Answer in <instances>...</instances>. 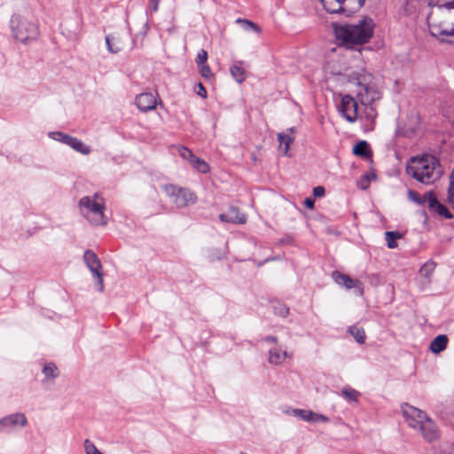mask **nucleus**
<instances>
[{
  "instance_id": "nucleus-1",
  "label": "nucleus",
  "mask_w": 454,
  "mask_h": 454,
  "mask_svg": "<svg viewBox=\"0 0 454 454\" xmlns=\"http://www.w3.org/2000/svg\"><path fill=\"white\" fill-rule=\"evenodd\" d=\"M374 27L375 23L370 17H364L354 24H333L336 39L350 49L367 43L373 35Z\"/></svg>"
},
{
  "instance_id": "nucleus-2",
  "label": "nucleus",
  "mask_w": 454,
  "mask_h": 454,
  "mask_svg": "<svg viewBox=\"0 0 454 454\" xmlns=\"http://www.w3.org/2000/svg\"><path fill=\"white\" fill-rule=\"evenodd\" d=\"M403 415L409 427L418 430L427 441L432 442L438 437L434 422L425 411L405 403Z\"/></svg>"
},
{
  "instance_id": "nucleus-3",
  "label": "nucleus",
  "mask_w": 454,
  "mask_h": 454,
  "mask_svg": "<svg viewBox=\"0 0 454 454\" xmlns=\"http://www.w3.org/2000/svg\"><path fill=\"white\" fill-rule=\"evenodd\" d=\"M437 160L432 155L412 158L407 166V173L421 184H429L440 177Z\"/></svg>"
},
{
  "instance_id": "nucleus-4",
  "label": "nucleus",
  "mask_w": 454,
  "mask_h": 454,
  "mask_svg": "<svg viewBox=\"0 0 454 454\" xmlns=\"http://www.w3.org/2000/svg\"><path fill=\"white\" fill-rule=\"evenodd\" d=\"M80 214L92 225L105 226L107 218L105 215L104 199L96 192L92 196H83L78 202Z\"/></svg>"
},
{
  "instance_id": "nucleus-5",
  "label": "nucleus",
  "mask_w": 454,
  "mask_h": 454,
  "mask_svg": "<svg viewBox=\"0 0 454 454\" xmlns=\"http://www.w3.org/2000/svg\"><path fill=\"white\" fill-rule=\"evenodd\" d=\"M10 27L13 37L24 44L35 41L39 36L38 26L20 15L11 18Z\"/></svg>"
},
{
  "instance_id": "nucleus-6",
  "label": "nucleus",
  "mask_w": 454,
  "mask_h": 454,
  "mask_svg": "<svg viewBox=\"0 0 454 454\" xmlns=\"http://www.w3.org/2000/svg\"><path fill=\"white\" fill-rule=\"evenodd\" d=\"M371 78L372 75L366 73L361 74L356 78V85L359 88L356 97L364 106L372 105L380 98V92L370 85Z\"/></svg>"
},
{
  "instance_id": "nucleus-7",
  "label": "nucleus",
  "mask_w": 454,
  "mask_h": 454,
  "mask_svg": "<svg viewBox=\"0 0 454 454\" xmlns=\"http://www.w3.org/2000/svg\"><path fill=\"white\" fill-rule=\"evenodd\" d=\"M164 191L168 196L174 198L173 201L178 207H184L197 201L194 192L186 188L166 184L164 185Z\"/></svg>"
},
{
  "instance_id": "nucleus-8",
  "label": "nucleus",
  "mask_w": 454,
  "mask_h": 454,
  "mask_svg": "<svg viewBox=\"0 0 454 454\" xmlns=\"http://www.w3.org/2000/svg\"><path fill=\"white\" fill-rule=\"evenodd\" d=\"M83 262L89 268L92 277L96 278V286L99 292L104 290L103 269L100 260L92 250H86L83 254Z\"/></svg>"
},
{
  "instance_id": "nucleus-9",
  "label": "nucleus",
  "mask_w": 454,
  "mask_h": 454,
  "mask_svg": "<svg viewBox=\"0 0 454 454\" xmlns=\"http://www.w3.org/2000/svg\"><path fill=\"white\" fill-rule=\"evenodd\" d=\"M332 278L337 285L344 286L348 290L355 288L357 295H362L364 294L363 283L358 279L351 278L348 275L341 273L339 270L332 272Z\"/></svg>"
},
{
  "instance_id": "nucleus-10",
  "label": "nucleus",
  "mask_w": 454,
  "mask_h": 454,
  "mask_svg": "<svg viewBox=\"0 0 454 454\" xmlns=\"http://www.w3.org/2000/svg\"><path fill=\"white\" fill-rule=\"evenodd\" d=\"M340 112L348 122H355L357 119L358 105L355 98L348 95L341 97Z\"/></svg>"
},
{
  "instance_id": "nucleus-11",
  "label": "nucleus",
  "mask_w": 454,
  "mask_h": 454,
  "mask_svg": "<svg viewBox=\"0 0 454 454\" xmlns=\"http://www.w3.org/2000/svg\"><path fill=\"white\" fill-rule=\"evenodd\" d=\"M27 425V419L24 413L16 412L0 419V427L3 432H10L17 426L24 427Z\"/></svg>"
},
{
  "instance_id": "nucleus-12",
  "label": "nucleus",
  "mask_w": 454,
  "mask_h": 454,
  "mask_svg": "<svg viewBox=\"0 0 454 454\" xmlns=\"http://www.w3.org/2000/svg\"><path fill=\"white\" fill-rule=\"evenodd\" d=\"M427 205L430 211L436 213L445 219H451L452 213L442 203H440L433 192H427Z\"/></svg>"
},
{
  "instance_id": "nucleus-13",
  "label": "nucleus",
  "mask_w": 454,
  "mask_h": 454,
  "mask_svg": "<svg viewBox=\"0 0 454 454\" xmlns=\"http://www.w3.org/2000/svg\"><path fill=\"white\" fill-rule=\"evenodd\" d=\"M136 105L140 111L145 113L156 107L157 100L153 93L144 92L137 96Z\"/></svg>"
},
{
  "instance_id": "nucleus-14",
  "label": "nucleus",
  "mask_w": 454,
  "mask_h": 454,
  "mask_svg": "<svg viewBox=\"0 0 454 454\" xmlns=\"http://www.w3.org/2000/svg\"><path fill=\"white\" fill-rule=\"evenodd\" d=\"M222 222L231 223H245L246 215L240 213L239 209L236 207H231L228 211L219 215Z\"/></svg>"
},
{
  "instance_id": "nucleus-15",
  "label": "nucleus",
  "mask_w": 454,
  "mask_h": 454,
  "mask_svg": "<svg viewBox=\"0 0 454 454\" xmlns=\"http://www.w3.org/2000/svg\"><path fill=\"white\" fill-rule=\"evenodd\" d=\"M430 35L440 42L454 43V27L450 29L434 27L430 28Z\"/></svg>"
},
{
  "instance_id": "nucleus-16",
  "label": "nucleus",
  "mask_w": 454,
  "mask_h": 454,
  "mask_svg": "<svg viewBox=\"0 0 454 454\" xmlns=\"http://www.w3.org/2000/svg\"><path fill=\"white\" fill-rule=\"evenodd\" d=\"M294 128H290L286 132L278 134V141L279 143V149L283 150L284 154H287L289 151L290 144L294 140L293 133Z\"/></svg>"
},
{
  "instance_id": "nucleus-17",
  "label": "nucleus",
  "mask_w": 454,
  "mask_h": 454,
  "mask_svg": "<svg viewBox=\"0 0 454 454\" xmlns=\"http://www.w3.org/2000/svg\"><path fill=\"white\" fill-rule=\"evenodd\" d=\"M105 40L107 51L110 53L116 54L123 48V43L121 38L115 35H107Z\"/></svg>"
},
{
  "instance_id": "nucleus-18",
  "label": "nucleus",
  "mask_w": 454,
  "mask_h": 454,
  "mask_svg": "<svg viewBox=\"0 0 454 454\" xmlns=\"http://www.w3.org/2000/svg\"><path fill=\"white\" fill-rule=\"evenodd\" d=\"M448 344V337L444 334L436 336L430 343V350L438 354L444 350Z\"/></svg>"
},
{
  "instance_id": "nucleus-19",
  "label": "nucleus",
  "mask_w": 454,
  "mask_h": 454,
  "mask_svg": "<svg viewBox=\"0 0 454 454\" xmlns=\"http://www.w3.org/2000/svg\"><path fill=\"white\" fill-rule=\"evenodd\" d=\"M242 64H243L242 61H238V62H235L233 65H231L230 67V72H231V76L239 83L243 82L247 77L246 71L241 67Z\"/></svg>"
},
{
  "instance_id": "nucleus-20",
  "label": "nucleus",
  "mask_w": 454,
  "mask_h": 454,
  "mask_svg": "<svg viewBox=\"0 0 454 454\" xmlns=\"http://www.w3.org/2000/svg\"><path fill=\"white\" fill-rule=\"evenodd\" d=\"M68 146L82 155H88L91 153V147L90 145H85L82 140L74 137H72V141L69 143Z\"/></svg>"
},
{
  "instance_id": "nucleus-21",
  "label": "nucleus",
  "mask_w": 454,
  "mask_h": 454,
  "mask_svg": "<svg viewBox=\"0 0 454 454\" xmlns=\"http://www.w3.org/2000/svg\"><path fill=\"white\" fill-rule=\"evenodd\" d=\"M287 356L286 351L270 348L269 350V362L273 364H282Z\"/></svg>"
},
{
  "instance_id": "nucleus-22",
  "label": "nucleus",
  "mask_w": 454,
  "mask_h": 454,
  "mask_svg": "<svg viewBox=\"0 0 454 454\" xmlns=\"http://www.w3.org/2000/svg\"><path fill=\"white\" fill-rule=\"evenodd\" d=\"M353 153L363 158H368L372 155L369 144L365 140L359 141L354 145Z\"/></svg>"
},
{
  "instance_id": "nucleus-23",
  "label": "nucleus",
  "mask_w": 454,
  "mask_h": 454,
  "mask_svg": "<svg viewBox=\"0 0 454 454\" xmlns=\"http://www.w3.org/2000/svg\"><path fill=\"white\" fill-rule=\"evenodd\" d=\"M324 9L333 14L346 12V8L342 5H339L338 3H334L333 0H320Z\"/></svg>"
},
{
  "instance_id": "nucleus-24",
  "label": "nucleus",
  "mask_w": 454,
  "mask_h": 454,
  "mask_svg": "<svg viewBox=\"0 0 454 454\" xmlns=\"http://www.w3.org/2000/svg\"><path fill=\"white\" fill-rule=\"evenodd\" d=\"M348 333L353 336V338L356 340L357 343H364L366 335L364 328L358 327L356 325H350L348 328Z\"/></svg>"
},
{
  "instance_id": "nucleus-25",
  "label": "nucleus",
  "mask_w": 454,
  "mask_h": 454,
  "mask_svg": "<svg viewBox=\"0 0 454 454\" xmlns=\"http://www.w3.org/2000/svg\"><path fill=\"white\" fill-rule=\"evenodd\" d=\"M291 414L304 421L314 422L315 420V412L310 410L293 409Z\"/></svg>"
},
{
  "instance_id": "nucleus-26",
  "label": "nucleus",
  "mask_w": 454,
  "mask_h": 454,
  "mask_svg": "<svg viewBox=\"0 0 454 454\" xmlns=\"http://www.w3.org/2000/svg\"><path fill=\"white\" fill-rule=\"evenodd\" d=\"M435 267L436 263L434 261L429 260L426 262L419 269L420 276L429 280L435 270Z\"/></svg>"
},
{
  "instance_id": "nucleus-27",
  "label": "nucleus",
  "mask_w": 454,
  "mask_h": 454,
  "mask_svg": "<svg viewBox=\"0 0 454 454\" xmlns=\"http://www.w3.org/2000/svg\"><path fill=\"white\" fill-rule=\"evenodd\" d=\"M42 372L46 379H56L59 374L58 367L51 362L44 364Z\"/></svg>"
},
{
  "instance_id": "nucleus-28",
  "label": "nucleus",
  "mask_w": 454,
  "mask_h": 454,
  "mask_svg": "<svg viewBox=\"0 0 454 454\" xmlns=\"http://www.w3.org/2000/svg\"><path fill=\"white\" fill-rule=\"evenodd\" d=\"M48 136L51 139L60 142L67 145H69V143L72 141V137H73L72 136H70L67 133L61 132V131H51V132H49Z\"/></svg>"
},
{
  "instance_id": "nucleus-29",
  "label": "nucleus",
  "mask_w": 454,
  "mask_h": 454,
  "mask_svg": "<svg viewBox=\"0 0 454 454\" xmlns=\"http://www.w3.org/2000/svg\"><path fill=\"white\" fill-rule=\"evenodd\" d=\"M402 238V234L398 231H386L385 232V239L387 241V246L388 248L393 249L397 247L396 239Z\"/></svg>"
},
{
  "instance_id": "nucleus-30",
  "label": "nucleus",
  "mask_w": 454,
  "mask_h": 454,
  "mask_svg": "<svg viewBox=\"0 0 454 454\" xmlns=\"http://www.w3.org/2000/svg\"><path fill=\"white\" fill-rule=\"evenodd\" d=\"M341 395L349 402H357L360 393L350 387H344L341 389Z\"/></svg>"
},
{
  "instance_id": "nucleus-31",
  "label": "nucleus",
  "mask_w": 454,
  "mask_h": 454,
  "mask_svg": "<svg viewBox=\"0 0 454 454\" xmlns=\"http://www.w3.org/2000/svg\"><path fill=\"white\" fill-rule=\"evenodd\" d=\"M194 168L202 174H206L209 171L208 164L202 159L195 156L190 163Z\"/></svg>"
},
{
  "instance_id": "nucleus-32",
  "label": "nucleus",
  "mask_w": 454,
  "mask_h": 454,
  "mask_svg": "<svg viewBox=\"0 0 454 454\" xmlns=\"http://www.w3.org/2000/svg\"><path fill=\"white\" fill-rule=\"evenodd\" d=\"M407 195H408V199L411 201H412L418 205H424V204L427 203V192L423 196H420V194L418 192L410 189L408 191Z\"/></svg>"
},
{
  "instance_id": "nucleus-33",
  "label": "nucleus",
  "mask_w": 454,
  "mask_h": 454,
  "mask_svg": "<svg viewBox=\"0 0 454 454\" xmlns=\"http://www.w3.org/2000/svg\"><path fill=\"white\" fill-rule=\"evenodd\" d=\"M237 22L241 24L243 29L246 31L252 30L257 34L261 32V28L259 27V26L251 20L239 18L237 20Z\"/></svg>"
},
{
  "instance_id": "nucleus-34",
  "label": "nucleus",
  "mask_w": 454,
  "mask_h": 454,
  "mask_svg": "<svg viewBox=\"0 0 454 454\" xmlns=\"http://www.w3.org/2000/svg\"><path fill=\"white\" fill-rule=\"evenodd\" d=\"M374 178H376V175L374 173L364 174L357 182V187L361 190H366L370 184L371 180Z\"/></svg>"
},
{
  "instance_id": "nucleus-35",
  "label": "nucleus",
  "mask_w": 454,
  "mask_h": 454,
  "mask_svg": "<svg viewBox=\"0 0 454 454\" xmlns=\"http://www.w3.org/2000/svg\"><path fill=\"white\" fill-rule=\"evenodd\" d=\"M84 451L86 454H103L97 446L89 439L83 442Z\"/></svg>"
},
{
  "instance_id": "nucleus-36",
  "label": "nucleus",
  "mask_w": 454,
  "mask_h": 454,
  "mask_svg": "<svg viewBox=\"0 0 454 454\" xmlns=\"http://www.w3.org/2000/svg\"><path fill=\"white\" fill-rule=\"evenodd\" d=\"M447 201L452 206L454 209V168L450 175V187L448 189Z\"/></svg>"
},
{
  "instance_id": "nucleus-37",
  "label": "nucleus",
  "mask_w": 454,
  "mask_h": 454,
  "mask_svg": "<svg viewBox=\"0 0 454 454\" xmlns=\"http://www.w3.org/2000/svg\"><path fill=\"white\" fill-rule=\"evenodd\" d=\"M274 313L279 317H286L289 314V308L284 304H277L274 306Z\"/></svg>"
},
{
  "instance_id": "nucleus-38",
  "label": "nucleus",
  "mask_w": 454,
  "mask_h": 454,
  "mask_svg": "<svg viewBox=\"0 0 454 454\" xmlns=\"http://www.w3.org/2000/svg\"><path fill=\"white\" fill-rule=\"evenodd\" d=\"M200 75L206 79H209L213 76L211 69L207 64L197 66Z\"/></svg>"
},
{
  "instance_id": "nucleus-39",
  "label": "nucleus",
  "mask_w": 454,
  "mask_h": 454,
  "mask_svg": "<svg viewBox=\"0 0 454 454\" xmlns=\"http://www.w3.org/2000/svg\"><path fill=\"white\" fill-rule=\"evenodd\" d=\"M364 114H365V118L367 120L371 121L372 122L374 121V119L377 116L376 110L372 106V105L365 106Z\"/></svg>"
},
{
  "instance_id": "nucleus-40",
  "label": "nucleus",
  "mask_w": 454,
  "mask_h": 454,
  "mask_svg": "<svg viewBox=\"0 0 454 454\" xmlns=\"http://www.w3.org/2000/svg\"><path fill=\"white\" fill-rule=\"evenodd\" d=\"M207 52L202 49L197 54V57L195 59L196 64H197V66H201V65L207 64Z\"/></svg>"
},
{
  "instance_id": "nucleus-41",
  "label": "nucleus",
  "mask_w": 454,
  "mask_h": 454,
  "mask_svg": "<svg viewBox=\"0 0 454 454\" xmlns=\"http://www.w3.org/2000/svg\"><path fill=\"white\" fill-rule=\"evenodd\" d=\"M179 154L183 159L188 160L190 163L192 160V158L195 157L192 152L186 147H182L179 150Z\"/></svg>"
},
{
  "instance_id": "nucleus-42",
  "label": "nucleus",
  "mask_w": 454,
  "mask_h": 454,
  "mask_svg": "<svg viewBox=\"0 0 454 454\" xmlns=\"http://www.w3.org/2000/svg\"><path fill=\"white\" fill-rule=\"evenodd\" d=\"M333 1H334V3H338L339 5H342V6L344 5L345 2H348L347 7L350 8L349 12H353L357 10L356 8V0H352V1H349V0H333Z\"/></svg>"
},
{
  "instance_id": "nucleus-43",
  "label": "nucleus",
  "mask_w": 454,
  "mask_h": 454,
  "mask_svg": "<svg viewBox=\"0 0 454 454\" xmlns=\"http://www.w3.org/2000/svg\"><path fill=\"white\" fill-rule=\"evenodd\" d=\"M160 0H149L150 9L146 11V14L152 16L154 12L158 11V7Z\"/></svg>"
},
{
  "instance_id": "nucleus-44",
  "label": "nucleus",
  "mask_w": 454,
  "mask_h": 454,
  "mask_svg": "<svg viewBox=\"0 0 454 454\" xmlns=\"http://www.w3.org/2000/svg\"><path fill=\"white\" fill-rule=\"evenodd\" d=\"M196 93L203 98H206L207 94L205 87L201 82H198L195 89Z\"/></svg>"
},
{
  "instance_id": "nucleus-45",
  "label": "nucleus",
  "mask_w": 454,
  "mask_h": 454,
  "mask_svg": "<svg viewBox=\"0 0 454 454\" xmlns=\"http://www.w3.org/2000/svg\"><path fill=\"white\" fill-rule=\"evenodd\" d=\"M325 193V190L323 186H316L313 188V195L315 197H323Z\"/></svg>"
},
{
  "instance_id": "nucleus-46",
  "label": "nucleus",
  "mask_w": 454,
  "mask_h": 454,
  "mask_svg": "<svg viewBox=\"0 0 454 454\" xmlns=\"http://www.w3.org/2000/svg\"><path fill=\"white\" fill-rule=\"evenodd\" d=\"M329 421V418L323 415V414H318V413H316L315 412V420H314V423H317V422H328Z\"/></svg>"
},
{
  "instance_id": "nucleus-47",
  "label": "nucleus",
  "mask_w": 454,
  "mask_h": 454,
  "mask_svg": "<svg viewBox=\"0 0 454 454\" xmlns=\"http://www.w3.org/2000/svg\"><path fill=\"white\" fill-rule=\"evenodd\" d=\"M304 206L309 209H313L315 207V200L311 197L306 198L304 200Z\"/></svg>"
},
{
  "instance_id": "nucleus-48",
  "label": "nucleus",
  "mask_w": 454,
  "mask_h": 454,
  "mask_svg": "<svg viewBox=\"0 0 454 454\" xmlns=\"http://www.w3.org/2000/svg\"><path fill=\"white\" fill-rule=\"evenodd\" d=\"M264 340L266 342H273V343H277L278 342V338L276 336H266L264 338Z\"/></svg>"
},
{
  "instance_id": "nucleus-49",
  "label": "nucleus",
  "mask_w": 454,
  "mask_h": 454,
  "mask_svg": "<svg viewBox=\"0 0 454 454\" xmlns=\"http://www.w3.org/2000/svg\"><path fill=\"white\" fill-rule=\"evenodd\" d=\"M444 6L448 9H454V2H448L444 4Z\"/></svg>"
},
{
  "instance_id": "nucleus-50",
  "label": "nucleus",
  "mask_w": 454,
  "mask_h": 454,
  "mask_svg": "<svg viewBox=\"0 0 454 454\" xmlns=\"http://www.w3.org/2000/svg\"><path fill=\"white\" fill-rule=\"evenodd\" d=\"M1 432H3V431H2V428L0 427V433H1Z\"/></svg>"
},
{
  "instance_id": "nucleus-51",
  "label": "nucleus",
  "mask_w": 454,
  "mask_h": 454,
  "mask_svg": "<svg viewBox=\"0 0 454 454\" xmlns=\"http://www.w3.org/2000/svg\"><path fill=\"white\" fill-rule=\"evenodd\" d=\"M240 454H247V453H244V452H240Z\"/></svg>"
}]
</instances>
